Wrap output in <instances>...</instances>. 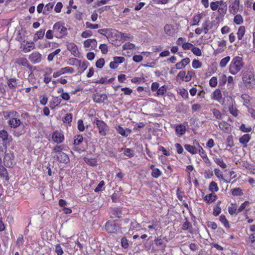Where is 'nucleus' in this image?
<instances>
[{"instance_id": "obj_1", "label": "nucleus", "mask_w": 255, "mask_h": 255, "mask_svg": "<svg viewBox=\"0 0 255 255\" xmlns=\"http://www.w3.org/2000/svg\"><path fill=\"white\" fill-rule=\"evenodd\" d=\"M244 64L242 58L237 56L232 60L230 66L229 70L233 75L236 74L243 67Z\"/></svg>"}, {"instance_id": "obj_2", "label": "nucleus", "mask_w": 255, "mask_h": 255, "mask_svg": "<svg viewBox=\"0 0 255 255\" xmlns=\"http://www.w3.org/2000/svg\"><path fill=\"white\" fill-rule=\"evenodd\" d=\"M64 25L63 23L58 21L53 25V32L56 37L61 38L67 34V28Z\"/></svg>"}, {"instance_id": "obj_3", "label": "nucleus", "mask_w": 255, "mask_h": 255, "mask_svg": "<svg viewBox=\"0 0 255 255\" xmlns=\"http://www.w3.org/2000/svg\"><path fill=\"white\" fill-rule=\"evenodd\" d=\"M243 81L246 87L248 88H253L255 86L254 75L251 72L244 73Z\"/></svg>"}, {"instance_id": "obj_4", "label": "nucleus", "mask_w": 255, "mask_h": 255, "mask_svg": "<svg viewBox=\"0 0 255 255\" xmlns=\"http://www.w3.org/2000/svg\"><path fill=\"white\" fill-rule=\"evenodd\" d=\"M105 229L108 233H116L120 231L119 225L114 221H109L105 225Z\"/></svg>"}, {"instance_id": "obj_5", "label": "nucleus", "mask_w": 255, "mask_h": 255, "mask_svg": "<svg viewBox=\"0 0 255 255\" xmlns=\"http://www.w3.org/2000/svg\"><path fill=\"white\" fill-rule=\"evenodd\" d=\"M94 124H96L99 130V133L103 136H105L107 134L108 130V127L106 124L102 120L96 119L94 121Z\"/></svg>"}, {"instance_id": "obj_6", "label": "nucleus", "mask_w": 255, "mask_h": 255, "mask_svg": "<svg viewBox=\"0 0 255 255\" xmlns=\"http://www.w3.org/2000/svg\"><path fill=\"white\" fill-rule=\"evenodd\" d=\"M53 158L61 163H67L69 161L68 156L63 152L52 155Z\"/></svg>"}, {"instance_id": "obj_7", "label": "nucleus", "mask_w": 255, "mask_h": 255, "mask_svg": "<svg viewBox=\"0 0 255 255\" xmlns=\"http://www.w3.org/2000/svg\"><path fill=\"white\" fill-rule=\"evenodd\" d=\"M29 60L33 64L40 63L42 60V55L38 52H32L28 57Z\"/></svg>"}, {"instance_id": "obj_8", "label": "nucleus", "mask_w": 255, "mask_h": 255, "mask_svg": "<svg viewBox=\"0 0 255 255\" xmlns=\"http://www.w3.org/2000/svg\"><path fill=\"white\" fill-rule=\"evenodd\" d=\"M13 156L11 153H6L5 154L3 159V163L6 167H12L14 164Z\"/></svg>"}, {"instance_id": "obj_9", "label": "nucleus", "mask_w": 255, "mask_h": 255, "mask_svg": "<svg viewBox=\"0 0 255 255\" xmlns=\"http://www.w3.org/2000/svg\"><path fill=\"white\" fill-rule=\"evenodd\" d=\"M125 60V58L124 57H114V61L110 63V67L111 69H116L119 64L123 63Z\"/></svg>"}, {"instance_id": "obj_10", "label": "nucleus", "mask_w": 255, "mask_h": 255, "mask_svg": "<svg viewBox=\"0 0 255 255\" xmlns=\"http://www.w3.org/2000/svg\"><path fill=\"white\" fill-rule=\"evenodd\" d=\"M52 138L54 142L59 143L63 141L64 135L62 132L56 131L53 133Z\"/></svg>"}, {"instance_id": "obj_11", "label": "nucleus", "mask_w": 255, "mask_h": 255, "mask_svg": "<svg viewBox=\"0 0 255 255\" xmlns=\"http://www.w3.org/2000/svg\"><path fill=\"white\" fill-rule=\"evenodd\" d=\"M107 99V96L105 94H95L93 95V99L96 103H102Z\"/></svg>"}, {"instance_id": "obj_12", "label": "nucleus", "mask_w": 255, "mask_h": 255, "mask_svg": "<svg viewBox=\"0 0 255 255\" xmlns=\"http://www.w3.org/2000/svg\"><path fill=\"white\" fill-rule=\"evenodd\" d=\"M239 0H235L233 3L229 5L230 12L233 14L237 13L239 9Z\"/></svg>"}, {"instance_id": "obj_13", "label": "nucleus", "mask_w": 255, "mask_h": 255, "mask_svg": "<svg viewBox=\"0 0 255 255\" xmlns=\"http://www.w3.org/2000/svg\"><path fill=\"white\" fill-rule=\"evenodd\" d=\"M8 123L11 128H15L20 126L21 122L19 119L12 118L8 121Z\"/></svg>"}, {"instance_id": "obj_14", "label": "nucleus", "mask_w": 255, "mask_h": 255, "mask_svg": "<svg viewBox=\"0 0 255 255\" xmlns=\"http://www.w3.org/2000/svg\"><path fill=\"white\" fill-rule=\"evenodd\" d=\"M164 30L165 33L169 36L172 35L175 32V29L173 26L170 24H166L164 27Z\"/></svg>"}, {"instance_id": "obj_15", "label": "nucleus", "mask_w": 255, "mask_h": 255, "mask_svg": "<svg viewBox=\"0 0 255 255\" xmlns=\"http://www.w3.org/2000/svg\"><path fill=\"white\" fill-rule=\"evenodd\" d=\"M7 85L10 89L15 90L17 87V83L15 78H10L7 80Z\"/></svg>"}, {"instance_id": "obj_16", "label": "nucleus", "mask_w": 255, "mask_h": 255, "mask_svg": "<svg viewBox=\"0 0 255 255\" xmlns=\"http://www.w3.org/2000/svg\"><path fill=\"white\" fill-rule=\"evenodd\" d=\"M117 131L119 133L121 134L123 136H127L128 134L130 133V129H127L125 130L122 127L120 126H118V127L116 128Z\"/></svg>"}, {"instance_id": "obj_17", "label": "nucleus", "mask_w": 255, "mask_h": 255, "mask_svg": "<svg viewBox=\"0 0 255 255\" xmlns=\"http://www.w3.org/2000/svg\"><path fill=\"white\" fill-rule=\"evenodd\" d=\"M230 126L231 125L229 123L225 121H222L219 124V127L220 128L224 131H228L229 130Z\"/></svg>"}, {"instance_id": "obj_18", "label": "nucleus", "mask_w": 255, "mask_h": 255, "mask_svg": "<svg viewBox=\"0 0 255 255\" xmlns=\"http://www.w3.org/2000/svg\"><path fill=\"white\" fill-rule=\"evenodd\" d=\"M251 139V137L249 134H244L240 138V142L242 144H245L244 147H247V143Z\"/></svg>"}, {"instance_id": "obj_19", "label": "nucleus", "mask_w": 255, "mask_h": 255, "mask_svg": "<svg viewBox=\"0 0 255 255\" xmlns=\"http://www.w3.org/2000/svg\"><path fill=\"white\" fill-rule=\"evenodd\" d=\"M0 138L2 139L3 143H6L7 141L9 140L8 138V134L7 132L4 130H0Z\"/></svg>"}, {"instance_id": "obj_20", "label": "nucleus", "mask_w": 255, "mask_h": 255, "mask_svg": "<svg viewBox=\"0 0 255 255\" xmlns=\"http://www.w3.org/2000/svg\"><path fill=\"white\" fill-rule=\"evenodd\" d=\"M175 131L177 134L182 135L185 132L186 128L182 125H179L176 126Z\"/></svg>"}, {"instance_id": "obj_21", "label": "nucleus", "mask_w": 255, "mask_h": 255, "mask_svg": "<svg viewBox=\"0 0 255 255\" xmlns=\"http://www.w3.org/2000/svg\"><path fill=\"white\" fill-rule=\"evenodd\" d=\"M184 147L190 153L194 154L197 153V148L195 146L189 144H185Z\"/></svg>"}, {"instance_id": "obj_22", "label": "nucleus", "mask_w": 255, "mask_h": 255, "mask_svg": "<svg viewBox=\"0 0 255 255\" xmlns=\"http://www.w3.org/2000/svg\"><path fill=\"white\" fill-rule=\"evenodd\" d=\"M217 198V196L213 193H211L210 194L207 195L205 198L204 200L206 201L207 203L213 202Z\"/></svg>"}, {"instance_id": "obj_23", "label": "nucleus", "mask_w": 255, "mask_h": 255, "mask_svg": "<svg viewBox=\"0 0 255 255\" xmlns=\"http://www.w3.org/2000/svg\"><path fill=\"white\" fill-rule=\"evenodd\" d=\"M27 63V60L24 57L19 58L15 60V63L21 66H25Z\"/></svg>"}, {"instance_id": "obj_24", "label": "nucleus", "mask_w": 255, "mask_h": 255, "mask_svg": "<svg viewBox=\"0 0 255 255\" xmlns=\"http://www.w3.org/2000/svg\"><path fill=\"white\" fill-rule=\"evenodd\" d=\"M213 159L215 162L219 165L221 168H226L227 167L226 164L223 161L222 158L214 157Z\"/></svg>"}, {"instance_id": "obj_25", "label": "nucleus", "mask_w": 255, "mask_h": 255, "mask_svg": "<svg viewBox=\"0 0 255 255\" xmlns=\"http://www.w3.org/2000/svg\"><path fill=\"white\" fill-rule=\"evenodd\" d=\"M213 99L218 101H219L222 98L221 92L219 89H216L213 92Z\"/></svg>"}, {"instance_id": "obj_26", "label": "nucleus", "mask_w": 255, "mask_h": 255, "mask_svg": "<svg viewBox=\"0 0 255 255\" xmlns=\"http://www.w3.org/2000/svg\"><path fill=\"white\" fill-rule=\"evenodd\" d=\"M245 31H246V30H245V26H241L239 27V28L238 29V33H237L238 38L239 40L242 39V38L245 34Z\"/></svg>"}, {"instance_id": "obj_27", "label": "nucleus", "mask_w": 255, "mask_h": 255, "mask_svg": "<svg viewBox=\"0 0 255 255\" xmlns=\"http://www.w3.org/2000/svg\"><path fill=\"white\" fill-rule=\"evenodd\" d=\"M83 136L81 134L75 135L74 139V144L75 145H79L83 141Z\"/></svg>"}, {"instance_id": "obj_28", "label": "nucleus", "mask_w": 255, "mask_h": 255, "mask_svg": "<svg viewBox=\"0 0 255 255\" xmlns=\"http://www.w3.org/2000/svg\"><path fill=\"white\" fill-rule=\"evenodd\" d=\"M64 149V145H56L53 148L52 150L51 154L52 155H53L54 154L59 153V152H62V150Z\"/></svg>"}, {"instance_id": "obj_29", "label": "nucleus", "mask_w": 255, "mask_h": 255, "mask_svg": "<svg viewBox=\"0 0 255 255\" xmlns=\"http://www.w3.org/2000/svg\"><path fill=\"white\" fill-rule=\"evenodd\" d=\"M45 33L44 30H40L36 32V33L35 34L33 40L36 41L38 39H41L44 37Z\"/></svg>"}, {"instance_id": "obj_30", "label": "nucleus", "mask_w": 255, "mask_h": 255, "mask_svg": "<svg viewBox=\"0 0 255 255\" xmlns=\"http://www.w3.org/2000/svg\"><path fill=\"white\" fill-rule=\"evenodd\" d=\"M60 72L61 73V74H63L65 73H72L74 72V69L73 68L70 67H66L64 68H61L60 69Z\"/></svg>"}, {"instance_id": "obj_31", "label": "nucleus", "mask_w": 255, "mask_h": 255, "mask_svg": "<svg viewBox=\"0 0 255 255\" xmlns=\"http://www.w3.org/2000/svg\"><path fill=\"white\" fill-rule=\"evenodd\" d=\"M99 33L105 35L107 38L110 36L111 30L109 29H100L98 30Z\"/></svg>"}, {"instance_id": "obj_32", "label": "nucleus", "mask_w": 255, "mask_h": 255, "mask_svg": "<svg viewBox=\"0 0 255 255\" xmlns=\"http://www.w3.org/2000/svg\"><path fill=\"white\" fill-rule=\"evenodd\" d=\"M230 56H227L224 58H223L220 62V66L222 67V68H224L225 67L227 64L229 62V61L230 60Z\"/></svg>"}, {"instance_id": "obj_33", "label": "nucleus", "mask_w": 255, "mask_h": 255, "mask_svg": "<svg viewBox=\"0 0 255 255\" xmlns=\"http://www.w3.org/2000/svg\"><path fill=\"white\" fill-rule=\"evenodd\" d=\"M221 203V201H219L216 207L214 208L213 214L215 216H217L220 214L221 212V208L219 206V205Z\"/></svg>"}, {"instance_id": "obj_34", "label": "nucleus", "mask_w": 255, "mask_h": 255, "mask_svg": "<svg viewBox=\"0 0 255 255\" xmlns=\"http://www.w3.org/2000/svg\"><path fill=\"white\" fill-rule=\"evenodd\" d=\"M21 129L20 130H15L13 131V134L15 136L19 137L20 135L23 134L25 132V131L24 130V125H22V127H21Z\"/></svg>"}, {"instance_id": "obj_35", "label": "nucleus", "mask_w": 255, "mask_h": 255, "mask_svg": "<svg viewBox=\"0 0 255 255\" xmlns=\"http://www.w3.org/2000/svg\"><path fill=\"white\" fill-rule=\"evenodd\" d=\"M209 189L211 191L217 192L218 191L219 188L217 183L214 181H212L209 185Z\"/></svg>"}, {"instance_id": "obj_36", "label": "nucleus", "mask_w": 255, "mask_h": 255, "mask_svg": "<svg viewBox=\"0 0 255 255\" xmlns=\"http://www.w3.org/2000/svg\"><path fill=\"white\" fill-rule=\"evenodd\" d=\"M234 21L237 24H241L243 22V19L241 14L236 15L234 18Z\"/></svg>"}, {"instance_id": "obj_37", "label": "nucleus", "mask_w": 255, "mask_h": 255, "mask_svg": "<svg viewBox=\"0 0 255 255\" xmlns=\"http://www.w3.org/2000/svg\"><path fill=\"white\" fill-rule=\"evenodd\" d=\"M227 146L230 148L233 147L234 145L233 137L232 135H229L228 136L227 139Z\"/></svg>"}, {"instance_id": "obj_38", "label": "nucleus", "mask_w": 255, "mask_h": 255, "mask_svg": "<svg viewBox=\"0 0 255 255\" xmlns=\"http://www.w3.org/2000/svg\"><path fill=\"white\" fill-rule=\"evenodd\" d=\"M124 154L129 157H132L134 155V151L130 148H126L124 150Z\"/></svg>"}, {"instance_id": "obj_39", "label": "nucleus", "mask_w": 255, "mask_h": 255, "mask_svg": "<svg viewBox=\"0 0 255 255\" xmlns=\"http://www.w3.org/2000/svg\"><path fill=\"white\" fill-rule=\"evenodd\" d=\"M220 221L224 224V226L226 228H230L229 223L225 215H222L220 217Z\"/></svg>"}, {"instance_id": "obj_40", "label": "nucleus", "mask_w": 255, "mask_h": 255, "mask_svg": "<svg viewBox=\"0 0 255 255\" xmlns=\"http://www.w3.org/2000/svg\"><path fill=\"white\" fill-rule=\"evenodd\" d=\"M227 10V4H225L223 6H220L218 8V12L220 13V14L222 15H224Z\"/></svg>"}, {"instance_id": "obj_41", "label": "nucleus", "mask_w": 255, "mask_h": 255, "mask_svg": "<svg viewBox=\"0 0 255 255\" xmlns=\"http://www.w3.org/2000/svg\"><path fill=\"white\" fill-rule=\"evenodd\" d=\"M85 161L89 165L94 166L97 165V161L95 158H88L85 159Z\"/></svg>"}, {"instance_id": "obj_42", "label": "nucleus", "mask_w": 255, "mask_h": 255, "mask_svg": "<svg viewBox=\"0 0 255 255\" xmlns=\"http://www.w3.org/2000/svg\"><path fill=\"white\" fill-rule=\"evenodd\" d=\"M68 49L70 50L71 53L73 54L78 51L77 47L73 43L69 44L68 46Z\"/></svg>"}, {"instance_id": "obj_43", "label": "nucleus", "mask_w": 255, "mask_h": 255, "mask_svg": "<svg viewBox=\"0 0 255 255\" xmlns=\"http://www.w3.org/2000/svg\"><path fill=\"white\" fill-rule=\"evenodd\" d=\"M202 18V14H199L194 16L193 18V22L194 23L192 24L193 25H198L199 22L200 21L201 19Z\"/></svg>"}, {"instance_id": "obj_44", "label": "nucleus", "mask_w": 255, "mask_h": 255, "mask_svg": "<svg viewBox=\"0 0 255 255\" xmlns=\"http://www.w3.org/2000/svg\"><path fill=\"white\" fill-rule=\"evenodd\" d=\"M202 66V63L198 60L194 59L192 62V66L194 68L198 69Z\"/></svg>"}, {"instance_id": "obj_45", "label": "nucleus", "mask_w": 255, "mask_h": 255, "mask_svg": "<svg viewBox=\"0 0 255 255\" xmlns=\"http://www.w3.org/2000/svg\"><path fill=\"white\" fill-rule=\"evenodd\" d=\"M161 175V172L158 168L153 169V171L151 172V175L154 178H158Z\"/></svg>"}, {"instance_id": "obj_46", "label": "nucleus", "mask_w": 255, "mask_h": 255, "mask_svg": "<svg viewBox=\"0 0 255 255\" xmlns=\"http://www.w3.org/2000/svg\"><path fill=\"white\" fill-rule=\"evenodd\" d=\"M105 64V60L104 58H100L98 59L96 62V66L98 68H102Z\"/></svg>"}, {"instance_id": "obj_47", "label": "nucleus", "mask_w": 255, "mask_h": 255, "mask_svg": "<svg viewBox=\"0 0 255 255\" xmlns=\"http://www.w3.org/2000/svg\"><path fill=\"white\" fill-rule=\"evenodd\" d=\"M232 194L234 196H241L243 193L240 188H236L232 190Z\"/></svg>"}, {"instance_id": "obj_48", "label": "nucleus", "mask_w": 255, "mask_h": 255, "mask_svg": "<svg viewBox=\"0 0 255 255\" xmlns=\"http://www.w3.org/2000/svg\"><path fill=\"white\" fill-rule=\"evenodd\" d=\"M194 74H195L194 71H193L192 70L188 71L187 72V75H186L185 81L186 82L190 81L191 80L192 76Z\"/></svg>"}, {"instance_id": "obj_49", "label": "nucleus", "mask_w": 255, "mask_h": 255, "mask_svg": "<svg viewBox=\"0 0 255 255\" xmlns=\"http://www.w3.org/2000/svg\"><path fill=\"white\" fill-rule=\"evenodd\" d=\"M167 90L165 86H162L160 88H159L157 91V94L158 95H164V94L166 92Z\"/></svg>"}, {"instance_id": "obj_50", "label": "nucleus", "mask_w": 255, "mask_h": 255, "mask_svg": "<svg viewBox=\"0 0 255 255\" xmlns=\"http://www.w3.org/2000/svg\"><path fill=\"white\" fill-rule=\"evenodd\" d=\"M72 119V116L71 114H67L65 117L63 119L64 123L69 124L71 122Z\"/></svg>"}, {"instance_id": "obj_51", "label": "nucleus", "mask_w": 255, "mask_h": 255, "mask_svg": "<svg viewBox=\"0 0 255 255\" xmlns=\"http://www.w3.org/2000/svg\"><path fill=\"white\" fill-rule=\"evenodd\" d=\"M135 47V45L133 43L128 42L124 44L123 46L124 49H132Z\"/></svg>"}, {"instance_id": "obj_52", "label": "nucleus", "mask_w": 255, "mask_h": 255, "mask_svg": "<svg viewBox=\"0 0 255 255\" xmlns=\"http://www.w3.org/2000/svg\"><path fill=\"white\" fill-rule=\"evenodd\" d=\"M191 51L193 53V54L196 56H200L202 55L201 50L197 47H193L192 48Z\"/></svg>"}, {"instance_id": "obj_53", "label": "nucleus", "mask_w": 255, "mask_h": 255, "mask_svg": "<svg viewBox=\"0 0 255 255\" xmlns=\"http://www.w3.org/2000/svg\"><path fill=\"white\" fill-rule=\"evenodd\" d=\"M197 144L199 148L198 151H199V153L200 155H201V156L203 158H207V154H206L205 151L203 150V148L201 146H200L199 143H197Z\"/></svg>"}, {"instance_id": "obj_54", "label": "nucleus", "mask_w": 255, "mask_h": 255, "mask_svg": "<svg viewBox=\"0 0 255 255\" xmlns=\"http://www.w3.org/2000/svg\"><path fill=\"white\" fill-rule=\"evenodd\" d=\"M55 252L57 255H62V254H63V250L59 244H57L55 246Z\"/></svg>"}, {"instance_id": "obj_55", "label": "nucleus", "mask_w": 255, "mask_h": 255, "mask_svg": "<svg viewBox=\"0 0 255 255\" xmlns=\"http://www.w3.org/2000/svg\"><path fill=\"white\" fill-rule=\"evenodd\" d=\"M240 129L244 132H249L252 130L251 127H246L245 124H242L240 127Z\"/></svg>"}, {"instance_id": "obj_56", "label": "nucleus", "mask_w": 255, "mask_h": 255, "mask_svg": "<svg viewBox=\"0 0 255 255\" xmlns=\"http://www.w3.org/2000/svg\"><path fill=\"white\" fill-rule=\"evenodd\" d=\"M209 85L212 87H215L217 85V78L216 77H212L209 81Z\"/></svg>"}, {"instance_id": "obj_57", "label": "nucleus", "mask_w": 255, "mask_h": 255, "mask_svg": "<svg viewBox=\"0 0 255 255\" xmlns=\"http://www.w3.org/2000/svg\"><path fill=\"white\" fill-rule=\"evenodd\" d=\"M121 245L123 248L126 249L128 247V240L126 238L123 237L121 239Z\"/></svg>"}, {"instance_id": "obj_58", "label": "nucleus", "mask_w": 255, "mask_h": 255, "mask_svg": "<svg viewBox=\"0 0 255 255\" xmlns=\"http://www.w3.org/2000/svg\"><path fill=\"white\" fill-rule=\"evenodd\" d=\"M212 111L213 114L216 119H221L222 118L221 114L218 110L216 109H213Z\"/></svg>"}, {"instance_id": "obj_59", "label": "nucleus", "mask_w": 255, "mask_h": 255, "mask_svg": "<svg viewBox=\"0 0 255 255\" xmlns=\"http://www.w3.org/2000/svg\"><path fill=\"white\" fill-rule=\"evenodd\" d=\"M86 25L88 28L91 29H97L99 28L100 26L98 24H92L88 21L86 22Z\"/></svg>"}, {"instance_id": "obj_60", "label": "nucleus", "mask_w": 255, "mask_h": 255, "mask_svg": "<svg viewBox=\"0 0 255 255\" xmlns=\"http://www.w3.org/2000/svg\"><path fill=\"white\" fill-rule=\"evenodd\" d=\"M249 204L248 201L244 202L237 209V213L241 212L244 209H245L246 207Z\"/></svg>"}, {"instance_id": "obj_61", "label": "nucleus", "mask_w": 255, "mask_h": 255, "mask_svg": "<svg viewBox=\"0 0 255 255\" xmlns=\"http://www.w3.org/2000/svg\"><path fill=\"white\" fill-rule=\"evenodd\" d=\"M228 109L231 114H232L234 116H237L238 111L236 109L234 108L233 106H229L228 107Z\"/></svg>"}, {"instance_id": "obj_62", "label": "nucleus", "mask_w": 255, "mask_h": 255, "mask_svg": "<svg viewBox=\"0 0 255 255\" xmlns=\"http://www.w3.org/2000/svg\"><path fill=\"white\" fill-rule=\"evenodd\" d=\"M99 48L101 49L103 54H106L108 52V47L106 44H100V45L99 46Z\"/></svg>"}, {"instance_id": "obj_63", "label": "nucleus", "mask_w": 255, "mask_h": 255, "mask_svg": "<svg viewBox=\"0 0 255 255\" xmlns=\"http://www.w3.org/2000/svg\"><path fill=\"white\" fill-rule=\"evenodd\" d=\"M92 35V31L91 30H87L83 31L81 34L83 38H87L90 37Z\"/></svg>"}, {"instance_id": "obj_64", "label": "nucleus", "mask_w": 255, "mask_h": 255, "mask_svg": "<svg viewBox=\"0 0 255 255\" xmlns=\"http://www.w3.org/2000/svg\"><path fill=\"white\" fill-rule=\"evenodd\" d=\"M78 128L80 131H83L85 129L83 122L82 120H79L78 121Z\"/></svg>"}]
</instances>
